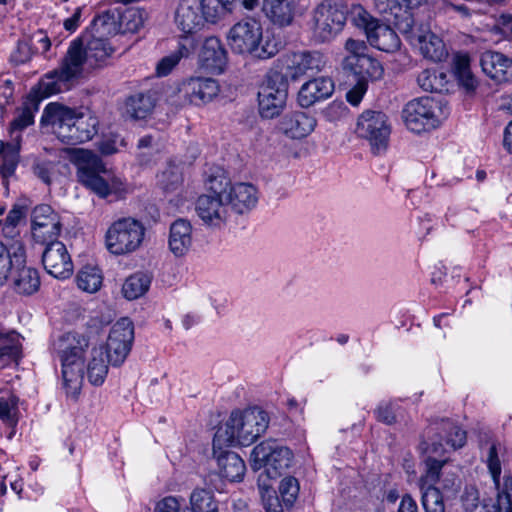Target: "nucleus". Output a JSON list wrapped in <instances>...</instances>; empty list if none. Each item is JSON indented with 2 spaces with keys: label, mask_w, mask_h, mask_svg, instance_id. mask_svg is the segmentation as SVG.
Returning a JSON list of instances; mask_svg holds the SVG:
<instances>
[{
  "label": "nucleus",
  "mask_w": 512,
  "mask_h": 512,
  "mask_svg": "<svg viewBox=\"0 0 512 512\" xmlns=\"http://www.w3.org/2000/svg\"><path fill=\"white\" fill-rule=\"evenodd\" d=\"M113 52L114 48L104 37L93 34L74 39L59 66L41 77L38 92L42 97H49L71 90L85 70L105 66Z\"/></svg>",
  "instance_id": "1"
},
{
  "label": "nucleus",
  "mask_w": 512,
  "mask_h": 512,
  "mask_svg": "<svg viewBox=\"0 0 512 512\" xmlns=\"http://www.w3.org/2000/svg\"><path fill=\"white\" fill-rule=\"evenodd\" d=\"M42 126L64 144L78 145L91 140L98 132L99 120L90 110H77L58 103L48 104L41 116Z\"/></svg>",
  "instance_id": "2"
},
{
  "label": "nucleus",
  "mask_w": 512,
  "mask_h": 512,
  "mask_svg": "<svg viewBox=\"0 0 512 512\" xmlns=\"http://www.w3.org/2000/svg\"><path fill=\"white\" fill-rule=\"evenodd\" d=\"M269 422L268 413L258 406L232 411L225 425L214 435L213 452L225 446L251 445L266 432Z\"/></svg>",
  "instance_id": "3"
},
{
  "label": "nucleus",
  "mask_w": 512,
  "mask_h": 512,
  "mask_svg": "<svg viewBox=\"0 0 512 512\" xmlns=\"http://www.w3.org/2000/svg\"><path fill=\"white\" fill-rule=\"evenodd\" d=\"M89 337L78 332H67L53 342V350L61 362L63 387L66 395L77 399L83 384L85 354Z\"/></svg>",
  "instance_id": "4"
},
{
  "label": "nucleus",
  "mask_w": 512,
  "mask_h": 512,
  "mask_svg": "<svg viewBox=\"0 0 512 512\" xmlns=\"http://www.w3.org/2000/svg\"><path fill=\"white\" fill-rule=\"evenodd\" d=\"M71 160L76 167L78 183L99 198L105 199L111 194L121 195L127 191L124 181L113 175L94 152L75 149Z\"/></svg>",
  "instance_id": "5"
},
{
  "label": "nucleus",
  "mask_w": 512,
  "mask_h": 512,
  "mask_svg": "<svg viewBox=\"0 0 512 512\" xmlns=\"http://www.w3.org/2000/svg\"><path fill=\"white\" fill-rule=\"evenodd\" d=\"M228 43L237 54H248L258 59H269L279 51V43L263 37L261 23L255 18H245L235 23L229 30Z\"/></svg>",
  "instance_id": "6"
},
{
  "label": "nucleus",
  "mask_w": 512,
  "mask_h": 512,
  "mask_svg": "<svg viewBox=\"0 0 512 512\" xmlns=\"http://www.w3.org/2000/svg\"><path fill=\"white\" fill-rule=\"evenodd\" d=\"M292 451L276 440H266L256 445L251 452L253 470L265 469L270 479L282 476L291 466Z\"/></svg>",
  "instance_id": "7"
},
{
  "label": "nucleus",
  "mask_w": 512,
  "mask_h": 512,
  "mask_svg": "<svg viewBox=\"0 0 512 512\" xmlns=\"http://www.w3.org/2000/svg\"><path fill=\"white\" fill-rule=\"evenodd\" d=\"M145 228L133 218L115 221L106 233V247L115 255H124L137 250L143 242Z\"/></svg>",
  "instance_id": "8"
},
{
  "label": "nucleus",
  "mask_w": 512,
  "mask_h": 512,
  "mask_svg": "<svg viewBox=\"0 0 512 512\" xmlns=\"http://www.w3.org/2000/svg\"><path fill=\"white\" fill-rule=\"evenodd\" d=\"M346 22V12L338 0H324L313 12L312 38L317 43L332 40Z\"/></svg>",
  "instance_id": "9"
},
{
  "label": "nucleus",
  "mask_w": 512,
  "mask_h": 512,
  "mask_svg": "<svg viewBox=\"0 0 512 512\" xmlns=\"http://www.w3.org/2000/svg\"><path fill=\"white\" fill-rule=\"evenodd\" d=\"M353 22L364 30L368 42L376 49L392 53L400 48V39L390 27L391 23H381L362 7H358L354 12Z\"/></svg>",
  "instance_id": "10"
},
{
  "label": "nucleus",
  "mask_w": 512,
  "mask_h": 512,
  "mask_svg": "<svg viewBox=\"0 0 512 512\" xmlns=\"http://www.w3.org/2000/svg\"><path fill=\"white\" fill-rule=\"evenodd\" d=\"M288 96V81L279 72L267 75L258 92L259 113L263 118L277 117L284 109Z\"/></svg>",
  "instance_id": "11"
},
{
  "label": "nucleus",
  "mask_w": 512,
  "mask_h": 512,
  "mask_svg": "<svg viewBox=\"0 0 512 512\" xmlns=\"http://www.w3.org/2000/svg\"><path fill=\"white\" fill-rule=\"evenodd\" d=\"M355 133L369 142L373 153L386 150L391 133L388 117L381 111L366 110L357 120Z\"/></svg>",
  "instance_id": "12"
},
{
  "label": "nucleus",
  "mask_w": 512,
  "mask_h": 512,
  "mask_svg": "<svg viewBox=\"0 0 512 512\" xmlns=\"http://www.w3.org/2000/svg\"><path fill=\"white\" fill-rule=\"evenodd\" d=\"M439 110V103L433 98L421 97L413 99L405 105L402 117L406 127L419 134L438 127L440 123Z\"/></svg>",
  "instance_id": "13"
},
{
  "label": "nucleus",
  "mask_w": 512,
  "mask_h": 512,
  "mask_svg": "<svg viewBox=\"0 0 512 512\" xmlns=\"http://www.w3.org/2000/svg\"><path fill=\"white\" fill-rule=\"evenodd\" d=\"M134 341V325L128 318L118 320L110 330L104 353L110 365L118 367L127 358Z\"/></svg>",
  "instance_id": "14"
},
{
  "label": "nucleus",
  "mask_w": 512,
  "mask_h": 512,
  "mask_svg": "<svg viewBox=\"0 0 512 512\" xmlns=\"http://www.w3.org/2000/svg\"><path fill=\"white\" fill-rule=\"evenodd\" d=\"M423 0H374L375 9L386 22L393 24L401 33L411 31L414 19L411 11Z\"/></svg>",
  "instance_id": "15"
},
{
  "label": "nucleus",
  "mask_w": 512,
  "mask_h": 512,
  "mask_svg": "<svg viewBox=\"0 0 512 512\" xmlns=\"http://www.w3.org/2000/svg\"><path fill=\"white\" fill-rule=\"evenodd\" d=\"M14 266L9 273L12 289L20 295H32L40 287L37 269L26 265L25 249L22 245L14 247Z\"/></svg>",
  "instance_id": "16"
},
{
  "label": "nucleus",
  "mask_w": 512,
  "mask_h": 512,
  "mask_svg": "<svg viewBox=\"0 0 512 512\" xmlns=\"http://www.w3.org/2000/svg\"><path fill=\"white\" fill-rule=\"evenodd\" d=\"M179 92L189 104L200 107L212 102L219 95L220 85L213 78L193 76L181 83Z\"/></svg>",
  "instance_id": "17"
},
{
  "label": "nucleus",
  "mask_w": 512,
  "mask_h": 512,
  "mask_svg": "<svg viewBox=\"0 0 512 512\" xmlns=\"http://www.w3.org/2000/svg\"><path fill=\"white\" fill-rule=\"evenodd\" d=\"M42 252V263L48 274L57 279H67L73 274V262L66 246L48 239Z\"/></svg>",
  "instance_id": "18"
},
{
  "label": "nucleus",
  "mask_w": 512,
  "mask_h": 512,
  "mask_svg": "<svg viewBox=\"0 0 512 512\" xmlns=\"http://www.w3.org/2000/svg\"><path fill=\"white\" fill-rule=\"evenodd\" d=\"M199 0H180L175 12L174 23L182 35L179 37L195 38L205 25L201 14Z\"/></svg>",
  "instance_id": "19"
},
{
  "label": "nucleus",
  "mask_w": 512,
  "mask_h": 512,
  "mask_svg": "<svg viewBox=\"0 0 512 512\" xmlns=\"http://www.w3.org/2000/svg\"><path fill=\"white\" fill-rule=\"evenodd\" d=\"M284 65L288 76L297 79L306 74H316L325 67V56L319 51H298L285 55Z\"/></svg>",
  "instance_id": "20"
},
{
  "label": "nucleus",
  "mask_w": 512,
  "mask_h": 512,
  "mask_svg": "<svg viewBox=\"0 0 512 512\" xmlns=\"http://www.w3.org/2000/svg\"><path fill=\"white\" fill-rule=\"evenodd\" d=\"M404 34L408 36L412 45L419 48L425 58L433 62H440L446 58L448 53L443 40L428 27L421 25L414 29L412 26L411 31Z\"/></svg>",
  "instance_id": "21"
},
{
  "label": "nucleus",
  "mask_w": 512,
  "mask_h": 512,
  "mask_svg": "<svg viewBox=\"0 0 512 512\" xmlns=\"http://www.w3.org/2000/svg\"><path fill=\"white\" fill-rule=\"evenodd\" d=\"M428 451L431 454L424 460L425 472L419 479L421 492L426 489H438L435 485L440 482L443 469L448 463V458L444 456L446 450L442 442H433Z\"/></svg>",
  "instance_id": "22"
},
{
  "label": "nucleus",
  "mask_w": 512,
  "mask_h": 512,
  "mask_svg": "<svg viewBox=\"0 0 512 512\" xmlns=\"http://www.w3.org/2000/svg\"><path fill=\"white\" fill-rule=\"evenodd\" d=\"M221 196L200 195L195 202V212L203 224L220 228L228 218V210Z\"/></svg>",
  "instance_id": "23"
},
{
  "label": "nucleus",
  "mask_w": 512,
  "mask_h": 512,
  "mask_svg": "<svg viewBox=\"0 0 512 512\" xmlns=\"http://www.w3.org/2000/svg\"><path fill=\"white\" fill-rule=\"evenodd\" d=\"M31 227L34 240L43 244L48 239L56 238L61 231L57 215L49 205H40L34 209Z\"/></svg>",
  "instance_id": "24"
},
{
  "label": "nucleus",
  "mask_w": 512,
  "mask_h": 512,
  "mask_svg": "<svg viewBox=\"0 0 512 512\" xmlns=\"http://www.w3.org/2000/svg\"><path fill=\"white\" fill-rule=\"evenodd\" d=\"M483 72L496 83L512 82V59L497 51L488 50L481 54Z\"/></svg>",
  "instance_id": "25"
},
{
  "label": "nucleus",
  "mask_w": 512,
  "mask_h": 512,
  "mask_svg": "<svg viewBox=\"0 0 512 512\" xmlns=\"http://www.w3.org/2000/svg\"><path fill=\"white\" fill-rule=\"evenodd\" d=\"M227 61V51L220 39L217 37L206 38L199 54L200 67L210 73L221 74Z\"/></svg>",
  "instance_id": "26"
},
{
  "label": "nucleus",
  "mask_w": 512,
  "mask_h": 512,
  "mask_svg": "<svg viewBox=\"0 0 512 512\" xmlns=\"http://www.w3.org/2000/svg\"><path fill=\"white\" fill-rule=\"evenodd\" d=\"M343 69L353 74L356 81H376L383 76L384 69L381 63L367 54L360 58L346 56L342 62Z\"/></svg>",
  "instance_id": "27"
},
{
  "label": "nucleus",
  "mask_w": 512,
  "mask_h": 512,
  "mask_svg": "<svg viewBox=\"0 0 512 512\" xmlns=\"http://www.w3.org/2000/svg\"><path fill=\"white\" fill-rule=\"evenodd\" d=\"M258 199L257 188L244 182L232 184L225 196L227 205L237 214H245L254 209Z\"/></svg>",
  "instance_id": "28"
},
{
  "label": "nucleus",
  "mask_w": 512,
  "mask_h": 512,
  "mask_svg": "<svg viewBox=\"0 0 512 512\" xmlns=\"http://www.w3.org/2000/svg\"><path fill=\"white\" fill-rule=\"evenodd\" d=\"M316 124L317 121L311 114L294 111L282 117L279 129L289 138L302 139L315 129Z\"/></svg>",
  "instance_id": "29"
},
{
  "label": "nucleus",
  "mask_w": 512,
  "mask_h": 512,
  "mask_svg": "<svg viewBox=\"0 0 512 512\" xmlns=\"http://www.w3.org/2000/svg\"><path fill=\"white\" fill-rule=\"evenodd\" d=\"M334 91V83L329 77H319L304 83L298 92L301 107H310L318 101L327 99Z\"/></svg>",
  "instance_id": "30"
},
{
  "label": "nucleus",
  "mask_w": 512,
  "mask_h": 512,
  "mask_svg": "<svg viewBox=\"0 0 512 512\" xmlns=\"http://www.w3.org/2000/svg\"><path fill=\"white\" fill-rule=\"evenodd\" d=\"M262 11L271 24L285 28L294 21L296 3L294 0H264Z\"/></svg>",
  "instance_id": "31"
},
{
  "label": "nucleus",
  "mask_w": 512,
  "mask_h": 512,
  "mask_svg": "<svg viewBox=\"0 0 512 512\" xmlns=\"http://www.w3.org/2000/svg\"><path fill=\"white\" fill-rule=\"evenodd\" d=\"M197 40L191 37H179L177 46L169 55L164 56L156 65V74L159 77L169 75L179 64L181 59L188 58L196 49Z\"/></svg>",
  "instance_id": "32"
},
{
  "label": "nucleus",
  "mask_w": 512,
  "mask_h": 512,
  "mask_svg": "<svg viewBox=\"0 0 512 512\" xmlns=\"http://www.w3.org/2000/svg\"><path fill=\"white\" fill-rule=\"evenodd\" d=\"M169 248L176 256H184L192 245V226L185 219H177L170 226Z\"/></svg>",
  "instance_id": "33"
},
{
  "label": "nucleus",
  "mask_w": 512,
  "mask_h": 512,
  "mask_svg": "<svg viewBox=\"0 0 512 512\" xmlns=\"http://www.w3.org/2000/svg\"><path fill=\"white\" fill-rule=\"evenodd\" d=\"M214 455L217 457L219 475L230 482L241 481L244 477L246 466L242 458L235 452L224 451Z\"/></svg>",
  "instance_id": "34"
},
{
  "label": "nucleus",
  "mask_w": 512,
  "mask_h": 512,
  "mask_svg": "<svg viewBox=\"0 0 512 512\" xmlns=\"http://www.w3.org/2000/svg\"><path fill=\"white\" fill-rule=\"evenodd\" d=\"M39 104L40 101L34 96L27 97L23 102L18 116L10 123L9 134L12 141L18 134L22 137V131L34 123V116L39 110Z\"/></svg>",
  "instance_id": "35"
},
{
  "label": "nucleus",
  "mask_w": 512,
  "mask_h": 512,
  "mask_svg": "<svg viewBox=\"0 0 512 512\" xmlns=\"http://www.w3.org/2000/svg\"><path fill=\"white\" fill-rule=\"evenodd\" d=\"M107 356L104 347H94L91 351V358L87 364V376L89 382L94 386H101L108 374Z\"/></svg>",
  "instance_id": "36"
},
{
  "label": "nucleus",
  "mask_w": 512,
  "mask_h": 512,
  "mask_svg": "<svg viewBox=\"0 0 512 512\" xmlns=\"http://www.w3.org/2000/svg\"><path fill=\"white\" fill-rule=\"evenodd\" d=\"M121 14L118 10H107L94 18L92 30L95 35L105 37L120 31Z\"/></svg>",
  "instance_id": "37"
},
{
  "label": "nucleus",
  "mask_w": 512,
  "mask_h": 512,
  "mask_svg": "<svg viewBox=\"0 0 512 512\" xmlns=\"http://www.w3.org/2000/svg\"><path fill=\"white\" fill-rule=\"evenodd\" d=\"M126 113L132 119H144L153 110L155 102L149 93H136L126 100Z\"/></svg>",
  "instance_id": "38"
},
{
  "label": "nucleus",
  "mask_w": 512,
  "mask_h": 512,
  "mask_svg": "<svg viewBox=\"0 0 512 512\" xmlns=\"http://www.w3.org/2000/svg\"><path fill=\"white\" fill-rule=\"evenodd\" d=\"M151 285V277L142 272L135 273L129 276L123 286V296L128 300H135L143 296Z\"/></svg>",
  "instance_id": "39"
},
{
  "label": "nucleus",
  "mask_w": 512,
  "mask_h": 512,
  "mask_svg": "<svg viewBox=\"0 0 512 512\" xmlns=\"http://www.w3.org/2000/svg\"><path fill=\"white\" fill-rule=\"evenodd\" d=\"M454 75L459 84L467 91L475 90L477 80L470 69V58L467 54H457L454 57Z\"/></svg>",
  "instance_id": "40"
},
{
  "label": "nucleus",
  "mask_w": 512,
  "mask_h": 512,
  "mask_svg": "<svg viewBox=\"0 0 512 512\" xmlns=\"http://www.w3.org/2000/svg\"><path fill=\"white\" fill-rule=\"evenodd\" d=\"M440 441L445 440L453 450L461 448L466 443V432L451 420H442L440 424Z\"/></svg>",
  "instance_id": "41"
},
{
  "label": "nucleus",
  "mask_w": 512,
  "mask_h": 512,
  "mask_svg": "<svg viewBox=\"0 0 512 512\" xmlns=\"http://www.w3.org/2000/svg\"><path fill=\"white\" fill-rule=\"evenodd\" d=\"M201 5V14L204 22L217 23L227 12L232 10L230 3H224V0H199Z\"/></svg>",
  "instance_id": "42"
},
{
  "label": "nucleus",
  "mask_w": 512,
  "mask_h": 512,
  "mask_svg": "<svg viewBox=\"0 0 512 512\" xmlns=\"http://www.w3.org/2000/svg\"><path fill=\"white\" fill-rule=\"evenodd\" d=\"M193 512H218V504L210 490L197 488L190 495Z\"/></svg>",
  "instance_id": "43"
},
{
  "label": "nucleus",
  "mask_w": 512,
  "mask_h": 512,
  "mask_svg": "<svg viewBox=\"0 0 512 512\" xmlns=\"http://www.w3.org/2000/svg\"><path fill=\"white\" fill-rule=\"evenodd\" d=\"M27 213L24 205L14 204L8 212L2 227L3 236L7 239H14L19 235V224L23 221Z\"/></svg>",
  "instance_id": "44"
},
{
  "label": "nucleus",
  "mask_w": 512,
  "mask_h": 512,
  "mask_svg": "<svg viewBox=\"0 0 512 512\" xmlns=\"http://www.w3.org/2000/svg\"><path fill=\"white\" fill-rule=\"evenodd\" d=\"M102 284V275L97 267L85 266L77 275L78 287L88 293L98 291Z\"/></svg>",
  "instance_id": "45"
},
{
  "label": "nucleus",
  "mask_w": 512,
  "mask_h": 512,
  "mask_svg": "<svg viewBox=\"0 0 512 512\" xmlns=\"http://www.w3.org/2000/svg\"><path fill=\"white\" fill-rule=\"evenodd\" d=\"M21 149V136L18 134L15 136L14 141L9 142V150L2 156L3 161L0 167V172L3 177L7 178L14 174L18 162L19 153Z\"/></svg>",
  "instance_id": "46"
},
{
  "label": "nucleus",
  "mask_w": 512,
  "mask_h": 512,
  "mask_svg": "<svg viewBox=\"0 0 512 512\" xmlns=\"http://www.w3.org/2000/svg\"><path fill=\"white\" fill-rule=\"evenodd\" d=\"M205 185L207 189L213 193L211 194L212 196H221L225 199L226 193H228L227 188H230L232 184L224 171L217 169L215 172H212L207 176Z\"/></svg>",
  "instance_id": "47"
},
{
  "label": "nucleus",
  "mask_w": 512,
  "mask_h": 512,
  "mask_svg": "<svg viewBox=\"0 0 512 512\" xmlns=\"http://www.w3.org/2000/svg\"><path fill=\"white\" fill-rule=\"evenodd\" d=\"M299 482L293 476H287L283 478L279 485V493L283 504L287 508H291L299 494Z\"/></svg>",
  "instance_id": "48"
},
{
  "label": "nucleus",
  "mask_w": 512,
  "mask_h": 512,
  "mask_svg": "<svg viewBox=\"0 0 512 512\" xmlns=\"http://www.w3.org/2000/svg\"><path fill=\"white\" fill-rule=\"evenodd\" d=\"M421 501L425 512H445V505L440 489H426L422 492Z\"/></svg>",
  "instance_id": "49"
},
{
  "label": "nucleus",
  "mask_w": 512,
  "mask_h": 512,
  "mask_svg": "<svg viewBox=\"0 0 512 512\" xmlns=\"http://www.w3.org/2000/svg\"><path fill=\"white\" fill-rule=\"evenodd\" d=\"M182 174L176 166H170L159 176V184L166 192L177 190L182 184Z\"/></svg>",
  "instance_id": "50"
},
{
  "label": "nucleus",
  "mask_w": 512,
  "mask_h": 512,
  "mask_svg": "<svg viewBox=\"0 0 512 512\" xmlns=\"http://www.w3.org/2000/svg\"><path fill=\"white\" fill-rule=\"evenodd\" d=\"M487 468L489 473L491 474L493 483L499 489L500 486V477H501V462L498 456L496 445H491L488 450L487 460H486Z\"/></svg>",
  "instance_id": "51"
},
{
  "label": "nucleus",
  "mask_w": 512,
  "mask_h": 512,
  "mask_svg": "<svg viewBox=\"0 0 512 512\" xmlns=\"http://www.w3.org/2000/svg\"><path fill=\"white\" fill-rule=\"evenodd\" d=\"M34 55L27 39H21L17 42L15 49L10 55V61L15 65L25 64L31 60Z\"/></svg>",
  "instance_id": "52"
},
{
  "label": "nucleus",
  "mask_w": 512,
  "mask_h": 512,
  "mask_svg": "<svg viewBox=\"0 0 512 512\" xmlns=\"http://www.w3.org/2000/svg\"><path fill=\"white\" fill-rule=\"evenodd\" d=\"M14 264V252L11 254L6 246L0 242V286L8 280Z\"/></svg>",
  "instance_id": "53"
},
{
  "label": "nucleus",
  "mask_w": 512,
  "mask_h": 512,
  "mask_svg": "<svg viewBox=\"0 0 512 512\" xmlns=\"http://www.w3.org/2000/svg\"><path fill=\"white\" fill-rule=\"evenodd\" d=\"M374 413L376 419L386 425L396 423V404L392 401L379 403Z\"/></svg>",
  "instance_id": "54"
},
{
  "label": "nucleus",
  "mask_w": 512,
  "mask_h": 512,
  "mask_svg": "<svg viewBox=\"0 0 512 512\" xmlns=\"http://www.w3.org/2000/svg\"><path fill=\"white\" fill-rule=\"evenodd\" d=\"M26 39L29 42L34 54H45L51 47V41L49 37L42 30L36 31Z\"/></svg>",
  "instance_id": "55"
},
{
  "label": "nucleus",
  "mask_w": 512,
  "mask_h": 512,
  "mask_svg": "<svg viewBox=\"0 0 512 512\" xmlns=\"http://www.w3.org/2000/svg\"><path fill=\"white\" fill-rule=\"evenodd\" d=\"M485 512H512V498L502 491L498 492L497 500L484 506Z\"/></svg>",
  "instance_id": "56"
},
{
  "label": "nucleus",
  "mask_w": 512,
  "mask_h": 512,
  "mask_svg": "<svg viewBox=\"0 0 512 512\" xmlns=\"http://www.w3.org/2000/svg\"><path fill=\"white\" fill-rule=\"evenodd\" d=\"M418 85L427 92L438 91L437 75L429 69L423 70L417 77Z\"/></svg>",
  "instance_id": "57"
},
{
  "label": "nucleus",
  "mask_w": 512,
  "mask_h": 512,
  "mask_svg": "<svg viewBox=\"0 0 512 512\" xmlns=\"http://www.w3.org/2000/svg\"><path fill=\"white\" fill-rule=\"evenodd\" d=\"M368 84L365 81H356L355 85L347 92L346 99L353 105L358 106L367 92Z\"/></svg>",
  "instance_id": "58"
},
{
  "label": "nucleus",
  "mask_w": 512,
  "mask_h": 512,
  "mask_svg": "<svg viewBox=\"0 0 512 512\" xmlns=\"http://www.w3.org/2000/svg\"><path fill=\"white\" fill-rule=\"evenodd\" d=\"M122 144L123 140L117 135H110L98 143V149L103 155H112L118 151V146Z\"/></svg>",
  "instance_id": "59"
},
{
  "label": "nucleus",
  "mask_w": 512,
  "mask_h": 512,
  "mask_svg": "<svg viewBox=\"0 0 512 512\" xmlns=\"http://www.w3.org/2000/svg\"><path fill=\"white\" fill-rule=\"evenodd\" d=\"M345 50L348 53L347 56H355V58H360L368 54V47L366 43L362 40H355L352 38H349L346 41Z\"/></svg>",
  "instance_id": "60"
},
{
  "label": "nucleus",
  "mask_w": 512,
  "mask_h": 512,
  "mask_svg": "<svg viewBox=\"0 0 512 512\" xmlns=\"http://www.w3.org/2000/svg\"><path fill=\"white\" fill-rule=\"evenodd\" d=\"M463 507L467 512H473L479 504V493L474 487H468L465 489L462 495Z\"/></svg>",
  "instance_id": "61"
},
{
  "label": "nucleus",
  "mask_w": 512,
  "mask_h": 512,
  "mask_svg": "<svg viewBox=\"0 0 512 512\" xmlns=\"http://www.w3.org/2000/svg\"><path fill=\"white\" fill-rule=\"evenodd\" d=\"M54 165L50 161H43L36 163L33 167L34 174L41 179L45 184H51V174Z\"/></svg>",
  "instance_id": "62"
},
{
  "label": "nucleus",
  "mask_w": 512,
  "mask_h": 512,
  "mask_svg": "<svg viewBox=\"0 0 512 512\" xmlns=\"http://www.w3.org/2000/svg\"><path fill=\"white\" fill-rule=\"evenodd\" d=\"M154 512H180V503L173 496L165 497L157 503Z\"/></svg>",
  "instance_id": "63"
},
{
  "label": "nucleus",
  "mask_w": 512,
  "mask_h": 512,
  "mask_svg": "<svg viewBox=\"0 0 512 512\" xmlns=\"http://www.w3.org/2000/svg\"><path fill=\"white\" fill-rule=\"evenodd\" d=\"M397 512H418V505L410 494L401 498Z\"/></svg>",
  "instance_id": "64"
}]
</instances>
